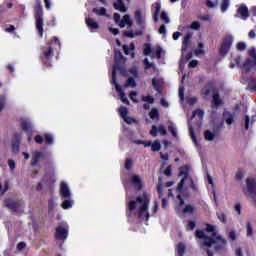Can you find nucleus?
<instances>
[{"label": "nucleus", "instance_id": "nucleus-18", "mask_svg": "<svg viewBox=\"0 0 256 256\" xmlns=\"http://www.w3.org/2000/svg\"><path fill=\"white\" fill-rule=\"evenodd\" d=\"M135 19H136V23L140 25V27H145V12L141 10H136Z\"/></svg>", "mask_w": 256, "mask_h": 256}, {"label": "nucleus", "instance_id": "nucleus-32", "mask_svg": "<svg viewBox=\"0 0 256 256\" xmlns=\"http://www.w3.org/2000/svg\"><path fill=\"white\" fill-rule=\"evenodd\" d=\"M221 105V100L219 99V94L213 93L212 107H219Z\"/></svg>", "mask_w": 256, "mask_h": 256}, {"label": "nucleus", "instance_id": "nucleus-3", "mask_svg": "<svg viewBox=\"0 0 256 256\" xmlns=\"http://www.w3.org/2000/svg\"><path fill=\"white\" fill-rule=\"evenodd\" d=\"M196 237L201 239L203 249H206L208 256H213V253L209 251V248L213 247V249H221V247H225V240L212 225H207L204 231L197 230Z\"/></svg>", "mask_w": 256, "mask_h": 256}, {"label": "nucleus", "instance_id": "nucleus-57", "mask_svg": "<svg viewBox=\"0 0 256 256\" xmlns=\"http://www.w3.org/2000/svg\"><path fill=\"white\" fill-rule=\"evenodd\" d=\"M142 99L145 103H150V104H153V101H154L153 97L151 96H144Z\"/></svg>", "mask_w": 256, "mask_h": 256}, {"label": "nucleus", "instance_id": "nucleus-30", "mask_svg": "<svg viewBox=\"0 0 256 256\" xmlns=\"http://www.w3.org/2000/svg\"><path fill=\"white\" fill-rule=\"evenodd\" d=\"M144 55H149L150 57H155V50L151 49V45H144Z\"/></svg>", "mask_w": 256, "mask_h": 256}, {"label": "nucleus", "instance_id": "nucleus-41", "mask_svg": "<svg viewBox=\"0 0 256 256\" xmlns=\"http://www.w3.org/2000/svg\"><path fill=\"white\" fill-rule=\"evenodd\" d=\"M217 217L221 223H227V215L223 212L217 213Z\"/></svg>", "mask_w": 256, "mask_h": 256}, {"label": "nucleus", "instance_id": "nucleus-6", "mask_svg": "<svg viewBox=\"0 0 256 256\" xmlns=\"http://www.w3.org/2000/svg\"><path fill=\"white\" fill-rule=\"evenodd\" d=\"M233 45V36L232 35H226L219 48V53L222 55V57H225L227 53L231 50V46Z\"/></svg>", "mask_w": 256, "mask_h": 256}, {"label": "nucleus", "instance_id": "nucleus-38", "mask_svg": "<svg viewBox=\"0 0 256 256\" xmlns=\"http://www.w3.org/2000/svg\"><path fill=\"white\" fill-rule=\"evenodd\" d=\"M246 231H247V237H253V226L251 225V222H248L246 224Z\"/></svg>", "mask_w": 256, "mask_h": 256}, {"label": "nucleus", "instance_id": "nucleus-55", "mask_svg": "<svg viewBox=\"0 0 256 256\" xmlns=\"http://www.w3.org/2000/svg\"><path fill=\"white\" fill-rule=\"evenodd\" d=\"M246 45H245V43H243V42H239L238 44H237V46H236V48L238 49V51H245V49H246Z\"/></svg>", "mask_w": 256, "mask_h": 256}, {"label": "nucleus", "instance_id": "nucleus-49", "mask_svg": "<svg viewBox=\"0 0 256 256\" xmlns=\"http://www.w3.org/2000/svg\"><path fill=\"white\" fill-rule=\"evenodd\" d=\"M256 88L255 81L249 80L247 89L248 91H254Z\"/></svg>", "mask_w": 256, "mask_h": 256}, {"label": "nucleus", "instance_id": "nucleus-40", "mask_svg": "<svg viewBox=\"0 0 256 256\" xmlns=\"http://www.w3.org/2000/svg\"><path fill=\"white\" fill-rule=\"evenodd\" d=\"M114 57H115V60L117 62H122L123 61V54L119 50H115Z\"/></svg>", "mask_w": 256, "mask_h": 256}, {"label": "nucleus", "instance_id": "nucleus-64", "mask_svg": "<svg viewBox=\"0 0 256 256\" xmlns=\"http://www.w3.org/2000/svg\"><path fill=\"white\" fill-rule=\"evenodd\" d=\"M226 123L227 125H233V116L229 115L226 117Z\"/></svg>", "mask_w": 256, "mask_h": 256}, {"label": "nucleus", "instance_id": "nucleus-23", "mask_svg": "<svg viewBox=\"0 0 256 256\" xmlns=\"http://www.w3.org/2000/svg\"><path fill=\"white\" fill-rule=\"evenodd\" d=\"M86 25L90 31H94L95 29H99V24L93 18H86Z\"/></svg>", "mask_w": 256, "mask_h": 256}, {"label": "nucleus", "instance_id": "nucleus-12", "mask_svg": "<svg viewBox=\"0 0 256 256\" xmlns=\"http://www.w3.org/2000/svg\"><path fill=\"white\" fill-rule=\"evenodd\" d=\"M69 235V225L64 224L56 228V239L65 241Z\"/></svg>", "mask_w": 256, "mask_h": 256}, {"label": "nucleus", "instance_id": "nucleus-4", "mask_svg": "<svg viewBox=\"0 0 256 256\" xmlns=\"http://www.w3.org/2000/svg\"><path fill=\"white\" fill-rule=\"evenodd\" d=\"M243 193L256 203V182L255 178H247L246 187L243 188Z\"/></svg>", "mask_w": 256, "mask_h": 256}, {"label": "nucleus", "instance_id": "nucleus-33", "mask_svg": "<svg viewBox=\"0 0 256 256\" xmlns=\"http://www.w3.org/2000/svg\"><path fill=\"white\" fill-rule=\"evenodd\" d=\"M7 105V96L5 94L0 95V113L5 109Z\"/></svg>", "mask_w": 256, "mask_h": 256}, {"label": "nucleus", "instance_id": "nucleus-31", "mask_svg": "<svg viewBox=\"0 0 256 256\" xmlns=\"http://www.w3.org/2000/svg\"><path fill=\"white\" fill-rule=\"evenodd\" d=\"M185 245L183 243H179L177 248H176V255L177 256H183L185 255Z\"/></svg>", "mask_w": 256, "mask_h": 256}, {"label": "nucleus", "instance_id": "nucleus-27", "mask_svg": "<svg viewBox=\"0 0 256 256\" xmlns=\"http://www.w3.org/2000/svg\"><path fill=\"white\" fill-rule=\"evenodd\" d=\"M124 53L126 55H132V58L135 57V53L133 51L135 50V44L131 43L130 46L124 45L123 46Z\"/></svg>", "mask_w": 256, "mask_h": 256}, {"label": "nucleus", "instance_id": "nucleus-7", "mask_svg": "<svg viewBox=\"0 0 256 256\" xmlns=\"http://www.w3.org/2000/svg\"><path fill=\"white\" fill-rule=\"evenodd\" d=\"M52 45H56L57 47H61V42H59L57 37H54L51 44H48V46L46 48H44L43 58H42L43 63H47V60L51 58V55H53V48L51 47Z\"/></svg>", "mask_w": 256, "mask_h": 256}, {"label": "nucleus", "instance_id": "nucleus-48", "mask_svg": "<svg viewBox=\"0 0 256 256\" xmlns=\"http://www.w3.org/2000/svg\"><path fill=\"white\" fill-rule=\"evenodd\" d=\"M45 141L47 145H53V136L51 134H45Z\"/></svg>", "mask_w": 256, "mask_h": 256}, {"label": "nucleus", "instance_id": "nucleus-59", "mask_svg": "<svg viewBox=\"0 0 256 256\" xmlns=\"http://www.w3.org/2000/svg\"><path fill=\"white\" fill-rule=\"evenodd\" d=\"M193 229H195V222L189 221L188 225H187V230L188 231H193Z\"/></svg>", "mask_w": 256, "mask_h": 256}, {"label": "nucleus", "instance_id": "nucleus-2", "mask_svg": "<svg viewBox=\"0 0 256 256\" xmlns=\"http://www.w3.org/2000/svg\"><path fill=\"white\" fill-rule=\"evenodd\" d=\"M151 198L149 194L144 193L135 200L127 201L126 215L129 219H138V221H149V203Z\"/></svg>", "mask_w": 256, "mask_h": 256}, {"label": "nucleus", "instance_id": "nucleus-63", "mask_svg": "<svg viewBox=\"0 0 256 256\" xmlns=\"http://www.w3.org/2000/svg\"><path fill=\"white\" fill-rule=\"evenodd\" d=\"M8 167H9V169H11V171H13L16 167L15 161L9 160L8 161Z\"/></svg>", "mask_w": 256, "mask_h": 256}, {"label": "nucleus", "instance_id": "nucleus-26", "mask_svg": "<svg viewBox=\"0 0 256 256\" xmlns=\"http://www.w3.org/2000/svg\"><path fill=\"white\" fill-rule=\"evenodd\" d=\"M192 35L188 34L184 37V40L182 42V55H185V51H187V47H189V43L191 40Z\"/></svg>", "mask_w": 256, "mask_h": 256}, {"label": "nucleus", "instance_id": "nucleus-13", "mask_svg": "<svg viewBox=\"0 0 256 256\" xmlns=\"http://www.w3.org/2000/svg\"><path fill=\"white\" fill-rule=\"evenodd\" d=\"M134 143L136 145H144V147H151L152 151H161V143L159 141L151 142V141L135 140Z\"/></svg>", "mask_w": 256, "mask_h": 256}, {"label": "nucleus", "instance_id": "nucleus-35", "mask_svg": "<svg viewBox=\"0 0 256 256\" xmlns=\"http://www.w3.org/2000/svg\"><path fill=\"white\" fill-rule=\"evenodd\" d=\"M168 131H170V133H172L173 137H177V126L173 123H170L168 125Z\"/></svg>", "mask_w": 256, "mask_h": 256}, {"label": "nucleus", "instance_id": "nucleus-34", "mask_svg": "<svg viewBox=\"0 0 256 256\" xmlns=\"http://www.w3.org/2000/svg\"><path fill=\"white\" fill-rule=\"evenodd\" d=\"M204 137L206 141H213L215 139V133L207 130L204 132Z\"/></svg>", "mask_w": 256, "mask_h": 256}, {"label": "nucleus", "instance_id": "nucleus-24", "mask_svg": "<svg viewBox=\"0 0 256 256\" xmlns=\"http://www.w3.org/2000/svg\"><path fill=\"white\" fill-rule=\"evenodd\" d=\"M19 141H21V135L16 134L12 142V150L14 153H19Z\"/></svg>", "mask_w": 256, "mask_h": 256}, {"label": "nucleus", "instance_id": "nucleus-25", "mask_svg": "<svg viewBox=\"0 0 256 256\" xmlns=\"http://www.w3.org/2000/svg\"><path fill=\"white\" fill-rule=\"evenodd\" d=\"M114 9L120 11L121 13H125V11H127V7H125V4H123V0H117L114 2Z\"/></svg>", "mask_w": 256, "mask_h": 256}, {"label": "nucleus", "instance_id": "nucleus-52", "mask_svg": "<svg viewBox=\"0 0 256 256\" xmlns=\"http://www.w3.org/2000/svg\"><path fill=\"white\" fill-rule=\"evenodd\" d=\"M160 18L164 23H169V16L167 15V12H162Z\"/></svg>", "mask_w": 256, "mask_h": 256}, {"label": "nucleus", "instance_id": "nucleus-58", "mask_svg": "<svg viewBox=\"0 0 256 256\" xmlns=\"http://www.w3.org/2000/svg\"><path fill=\"white\" fill-rule=\"evenodd\" d=\"M130 99L133 101V103H137V92H131Z\"/></svg>", "mask_w": 256, "mask_h": 256}, {"label": "nucleus", "instance_id": "nucleus-22", "mask_svg": "<svg viewBox=\"0 0 256 256\" xmlns=\"http://www.w3.org/2000/svg\"><path fill=\"white\" fill-rule=\"evenodd\" d=\"M73 205H75V201L71 198H64L61 204L62 209H73Z\"/></svg>", "mask_w": 256, "mask_h": 256}, {"label": "nucleus", "instance_id": "nucleus-1", "mask_svg": "<svg viewBox=\"0 0 256 256\" xmlns=\"http://www.w3.org/2000/svg\"><path fill=\"white\" fill-rule=\"evenodd\" d=\"M179 177H182L181 182L178 184L176 189L177 197L179 200V205L177 207V211L184 213L185 215H191V213H195L197 208L193 204H188L185 207V200H183V195H187V191H197V186L193 183V179L189 176V168L187 166H183L179 168Z\"/></svg>", "mask_w": 256, "mask_h": 256}, {"label": "nucleus", "instance_id": "nucleus-9", "mask_svg": "<svg viewBox=\"0 0 256 256\" xmlns=\"http://www.w3.org/2000/svg\"><path fill=\"white\" fill-rule=\"evenodd\" d=\"M116 71H117V68L114 67V68H113V71H112V83L115 85V89H116L117 93H119L120 99H121L122 103H124L125 105H129V99H127V98L125 97V93H124L123 90L121 89V86H119V85L117 84V78L115 77Z\"/></svg>", "mask_w": 256, "mask_h": 256}, {"label": "nucleus", "instance_id": "nucleus-50", "mask_svg": "<svg viewBox=\"0 0 256 256\" xmlns=\"http://www.w3.org/2000/svg\"><path fill=\"white\" fill-rule=\"evenodd\" d=\"M206 5L209 7V9H213L217 7L218 2L217 1L212 2L211 0H206Z\"/></svg>", "mask_w": 256, "mask_h": 256}, {"label": "nucleus", "instance_id": "nucleus-5", "mask_svg": "<svg viewBox=\"0 0 256 256\" xmlns=\"http://www.w3.org/2000/svg\"><path fill=\"white\" fill-rule=\"evenodd\" d=\"M203 115H205L203 110H196L193 112L191 119L188 120L190 137H191L192 141H194V143H195V134L193 133V124H191V123H192V120L195 119L197 125H200L201 120L203 119Z\"/></svg>", "mask_w": 256, "mask_h": 256}, {"label": "nucleus", "instance_id": "nucleus-10", "mask_svg": "<svg viewBox=\"0 0 256 256\" xmlns=\"http://www.w3.org/2000/svg\"><path fill=\"white\" fill-rule=\"evenodd\" d=\"M249 59L244 63V69L246 71H255L256 67V51L255 48L249 51Z\"/></svg>", "mask_w": 256, "mask_h": 256}, {"label": "nucleus", "instance_id": "nucleus-15", "mask_svg": "<svg viewBox=\"0 0 256 256\" xmlns=\"http://www.w3.org/2000/svg\"><path fill=\"white\" fill-rule=\"evenodd\" d=\"M60 195L64 199L71 198V188H69V184H67V182L60 183Z\"/></svg>", "mask_w": 256, "mask_h": 256}, {"label": "nucleus", "instance_id": "nucleus-20", "mask_svg": "<svg viewBox=\"0 0 256 256\" xmlns=\"http://www.w3.org/2000/svg\"><path fill=\"white\" fill-rule=\"evenodd\" d=\"M152 11L154 13L153 19L155 22L159 21V13L161 12V3L156 2L155 4L152 5Z\"/></svg>", "mask_w": 256, "mask_h": 256}, {"label": "nucleus", "instance_id": "nucleus-29", "mask_svg": "<svg viewBox=\"0 0 256 256\" xmlns=\"http://www.w3.org/2000/svg\"><path fill=\"white\" fill-rule=\"evenodd\" d=\"M4 205L8 207L9 209H13V211H17L18 204L13 200H6L4 202Z\"/></svg>", "mask_w": 256, "mask_h": 256}, {"label": "nucleus", "instance_id": "nucleus-14", "mask_svg": "<svg viewBox=\"0 0 256 256\" xmlns=\"http://www.w3.org/2000/svg\"><path fill=\"white\" fill-rule=\"evenodd\" d=\"M129 183L132 187H135V189L141 190V187H143V182L141 181V176L137 174H132L130 176Z\"/></svg>", "mask_w": 256, "mask_h": 256}, {"label": "nucleus", "instance_id": "nucleus-62", "mask_svg": "<svg viewBox=\"0 0 256 256\" xmlns=\"http://www.w3.org/2000/svg\"><path fill=\"white\" fill-rule=\"evenodd\" d=\"M200 27H201V24H199V22H193L191 24V29H194L195 31L199 30Z\"/></svg>", "mask_w": 256, "mask_h": 256}, {"label": "nucleus", "instance_id": "nucleus-28", "mask_svg": "<svg viewBox=\"0 0 256 256\" xmlns=\"http://www.w3.org/2000/svg\"><path fill=\"white\" fill-rule=\"evenodd\" d=\"M21 125L24 131H31V129H33V125L31 124V120L29 119L22 120Z\"/></svg>", "mask_w": 256, "mask_h": 256}, {"label": "nucleus", "instance_id": "nucleus-37", "mask_svg": "<svg viewBox=\"0 0 256 256\" xmlns=\"http://www.w3.org/2000/svg\"><path fill=\"white\" fill-rule=\"evenodd\" d=\"M49 211H53L57 207V200L51 198L48 202Z\"/></svg>", "mask_w": 256, "mask_h": 256}, {"label": "nucleus", "instance_id": "nucleus-11", "mask_svg": "<svg viewBox=\"0 0 256 256\" xmlns=\"http://www.w3.org/2000/svg\"><path fill=\"white\" fill-rule=\"evenodd\" d=\"M121 16L118 13L114 14V21L115 23H118L119 27H131L133 23L131 22V17L129 15H125L123 19L120 21Z\"/></svg>", "mask_w": 256, "mask_h": 256}, {"label": "nucleus", "instance_id": "nucleus-17", "mask_svg": "<svg viewBox=\"0 0 256 256\" xmlns=\"http://www.w3.org/2000/svg\"><path fill=\"white\" fill-rule=\"evenodd\" d=\"M157 133H160V135H167V129H165V126L163 125H159L158 127L152 126L150 135H152V137H157Z\"/></svg>", "mask_w": 256, "mask_h": 256}, {"label": "nucleus", "instance_id": "nucleus-16", "mask_svg": "<svg viewBox=\"0 0 256 256\" xmlns=\"http://www.w3.org/2000/svg\"><path fill=\"white\" fill-rule=\"evenodd\" d=\"M120 117L124 119L125 123H128V125H131V123H135V120L129 116H127L128 110L127 108L121 106L119 108Z\"/></svg>", "mask_w": 256, "mask_h": 256}, {"label": "nucleus", "instance_id": "nucleus-46", "mask_svg": "<svg viewBox=\"0 0 256 256\" xmlns=\"http://www.w3.org/2000/svg\"><path fill=\"white\" fill-rule=\"evenodd\" d=\"M125 37H137V35H141V32L133 33V31H126L124 32Z\"/></svg>", "mask_w": 256, "mask_h": 256}, {"label": "nucleus", "instance_id": "nucleus-19", "mask_svg": "<svg viewBox=\"0 0 256 256\" xmlns=\"http://www.w3.org/2000/svg\"><path fill=\"white\" fill-rule=\"evenodd\" d=\"M238 15L240 16V19H245L249 18V9L245 6V4H242L238 10H237Z\"/></svg>", "mask_w": 256, "mask_h": 256}, {"label": "nucleus", "instance_id": "nucleus-39", "mask_svg": "<svg viewBox=\"0 0 256 256\" xmlns=\"http://www.w3.org/2000/svg\"><path fill=\"white\" fill-rule=\"evenodd\" d=\"M229 0H223L221 4V12L225 13L229 9Z\"/></svg>", "mask_w": 256, "mask_h": 256}, {"label": "nucleus", "instance_id": "nucleus-47", "mask_svg": "<svg viewBox=\"0 0 256 256\" xmlns=\"http://www.w3.org/2000/svg\"><path fill=\"white\" fill-rule=\"evenodd\" d=\"M150 118L159 119V111H157V109H152L150 112Z\"/></svg>", "mask_w": 256, "mask_h": 256}, {"label": "nucleus", "instance_id": "nucleus-43", "mask_svg": "<svg viewBox=\"0 0 256 256\" xmlns=\"http://www.w3.org/2000/svg\"><path fill=\"white\" fill-rule=\"evenodd\" d=\"M228 237L229 239H231V241H235V239H237V230L235 229L230 230L228 233Z\"/></svg>", "mask_w": 256, "mask_h": 256}, {"label": "nucleus", "instance_id": "nucleus-53", "mask_svg": "<svg viewBox=\"0 0 256 256\" xmlns=\"http://www.w3.org/2000/svg\"><path fill=\"white\" fill-rule=\"evenodd\" d=\"M159 211V202L155 201L153 207L151 208V213L155 214Z\"/></svg>", "mask_w": 256, "mask_h": 256}, {"label": "nucleus", "instance_id": "nucleus-56", "mask_svg": "<svg viewBox=\"0 0 256 256\" xmlns=\"http://www.w3.org/2000/svg\"><path fill=\"white\" fill-rule=\"evenodd\" d=\"M196 55H201L203 53V44L199 43L198 48L195 50Z\"/></svg>", "mask_w": 256, "mask_h": 256}, {"label": "nucleus", "instance_id": "nucleus-51", "mask_svg": "<svg viewBox=\"0 0 256 256\" xmlns=\"http://www.w3.org/2000/svg\"><path fill=\"white\" fill-rule=\"evenodd\" d=\"M186 101L188 105H195L197 103V98L196 97H186Z\"/></svg>", "mask_w": 256, "mask_h": 256}, {"label": "nucleus", "instance_id": "nucleus-8", "mask_svg": "<svg viewBox=\"0 0 256 256\" xmlns=\"http://www.w3.org/2000/svg\"><path fill=\"white\" fill-rule=\"evenodd\" d=\"M36 29L40 33V37H43V8L41 6L35 9Z\"/></svg>", "mask_w": 256, "mask_h": 256}, {"label": "nucleus", "instance_id": "nucleus-61", "mask_svg": "<svg viewBox=\"0 0 256 256\" xmlns=\"http://www.w3.org/2000/svg\"><path fill=\"white\" fill-rule=\"evenodd\" d=\"M133 167V161L131 159H127L125 163V169H131Z\"/></svg>", "mask_w": 256, "mask_h": 256}, {"label": "nucleus", "instance_id": "nucleus-60", "mask_svg": "<svg viewBox=\"0 0 256 256\" xmlns=\"http://www.w3.org/2000/svg\"><path fill=\"white\" fill-rule=\"evenodd\" d=\"M154 51L156 53L157 59H161V53H163V50L161 49V47H157L156 50Z\"/></svg>", "mask_w": 256, "mask_h": 256}, {"label": "nucleus", "instance_id": "nucleus-42", "mask_svg": "<svg viewBox=\"0 0 256 256\" xmlns=\"http://www.w3.org/2000/svg\"><path fill=\"white\" fill-rule=\"evenodd\" d=\"M137 84L135 83V79L133 76H130L126 82L125 87H135Z\"/></svg>", "mask_w": 256, "mask_h": 256}, {"label": "nucleus", "instance_id": "nucleus-44", "mask_svg": "<svg viewBox=\"0 0 256 256\" xmlns=\"http://www.w3.org/2000/svg\"><path fill=\"white\" fill-rule=\"evenodd\" d=\"M202 93L205 97H207L208 95H211V93H213V87H205L203 90H202Z\"/></svg>", "mask_w": 256, "mask_h": 256}, {"label": "nucleus", "instance_id": "nucleus-21", "mask_svg": "<svg viewBox=\"0 0 256 256\" xmlns=\"http://www.w3.org/2000/svg\"><path fill=\"white\" fill-rule=\"evenodd\" d=\"M43 159V153L39 151H35L32 155V167H35L39 164L40 160Z\"/></svg>", "mask_w": 256, "mask_h": 256}, {"label": "nucleus", "instance_id": "nucleus-36", "mask_svg": "<svg viewBox=\"0 0 256 256\" xmlns=\"http://www.w3.org/2000/svg\"><path fill=\"white\" fill-rule=\"evenodd\" d=\"M93 13H95L96 15H100L101 17H103L104 15H106V10L103 7L100 8H94L93 9Z\"/></svg>", "mask_w": 256, "mask_h": 256}, {"label": "nucleus", "instance_id": "nucleus-54", "mask_svg": "<svg viewBox=\"0 0 256 256\" xmlns=\"http://www.w3.org/2000/svg\"><path fill=\"white\" fill-rule=\"evenodd\" d=\"M185 88H183L182 86L179 87V98L181 99V101H183V99H185Z\"/></svg>", "mask_w": 256, "mask_h": 256}, {"label": "nucleus", "instance_id": "nucleus-45", "mask_svg": "<svg viewBox=\"0 0 256 256\" xmlns=\"http://www.w3.org/2000/svg\"><path fill=\"white\" fill-rule=\"evenodd\" d=\"M254 121H255L254 117H252L250 119L249 116H246V120H245V129H246V131L249 129L250 123L252 124Z\"/></svg>", "mask_w": 256, "mask_h": 256}]
</instances>
